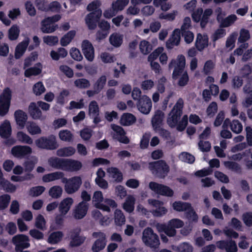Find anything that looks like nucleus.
Wrapping results in <instances>:
<instances>
[{
  "instance_id": "f257e3e1",
  "label": "nucleus",
  "mask_w": 252,
  "mask_h": 252,
  "mask_svg": "<svg viewBox=\"0 0 252 252\" xmlns=\"http://www.w3.org/2000/svg\"><path fill=\"white\" fill-rule=\"evenodd\" d=\"M184 105V101L182 99H178L173 109L169 114L167 119V123L170 127H176L179 131H183L186 128L188 124V116L184 115L181 121L178 122L182 112V108Z\"/></svg>"
},
{
  "instance_id": "f03ea898",
  "label": "nucleus",
  "mask_w": 252,
  "mask_h": 252,
  "mask_svg": "<svg viewBox=\"0 0 252 252\" xmlns=\"http://www.w3.org/2000/svg\"><path fill=\"white\" fill-rule=\"evenodd\" d=\"M100 5V1L95 0L89 3L87 6L88 11H92L85 18L86 24L90 30L96 28L97 21L102 15V11L99 8Z\"/></svg>"
},
{
  "instance_id": "7ed1b4c3",
  "label": "nucleus",
  "mask_w": 252,
  "mask_h": 252,
  "mask_svg": "<svg viewBox=\"0 0 252 252\" xmlns=\"http://www.w3.org/2000/svg\"><path fill=\"white\" fill-rule=\"evenodd\" d=\"M92 203L94 207L106 212H110V208H116L117 204L112 199H104L103 194L100 191H95L92 197Z\"/></svg>"
},
{
  "instance_id": "20e7f679",
  "label": "nucleus",
  "mask_w": 252,
  "mask_h": 252,
  "mask_svg": "<svg viewBox=\"0 0 252 252\" xmlns=\"http://www.w3.org/2000/svg\"><path fill=\"white\" fill-rule=\"evenodd\" d=\"M149 168L154 175L160 178H164L169 170V166L163 160L150 163Z\"/></svg>"
},
{
  "instance_id": "39448f33",
  "label": "nucleus",
  "mask_w": 252,
  "mask_h": 252,
  "mask_svg": "<svg viewBox=\"0 0 252 252\" xmlns=\"http://www.w3.org/2000/svg\"><path fill=\"white\" fill-rule=\"evenodd\" d=\"M174 210L178 211L186 212L187 217L190 220L196 221L198 220L197 215L194 211L190 204L181 201H176L172 204Z\"/></svg>"
},
{
  "instance_id": "423d86ee",
  "label": "nucleus",
  "mask_w": 252,
  "mask_h": 252,
  "mask_svg": "<svg viewBox=\"0 0 252 252\" xmlns=\"http://www.w3.org/2000/svg\"><path fill=\"white\" fill-rule=\"evenodd\" d=\"M142 241L146 245L151 248H156L159 245L158 237L150 227L145 229L142 234Z\"/></svg>"
},
{
  "instance_id": "0eeeda50",
  "label": "nucleus",
  "mask_w": 252,
  "mask_h": 252,
  "mask_svg": "<svg viewBox=\"0 0 252 252\" xmlns=\"http://www.w3.org/2000/svg\"><path fill=\"white\" fill-rule=\"evenodd\" d=\"M62 181L65 184L64 189L68 194H72L77 191L82 184V179L79 176H75L68 179L63 177Z\"/></svg>"
},
{
  "instance_id": "6e6552de",
  "label": "nucleus",
  "mask_w": 252,
  "mask_h": 252,
  "mask_svg": "<svg viewBox=\"0 0 252 252\" xmlns=\"http://www.w3.org/2000/svg\"><path fill=\"white\" fill-rule=\"evenodd\" d=\"M213 11L211 9H206L203 13L201 8H198L192 14V18L195 22L200 21V25L202 28L205 27L208 22L209 17L212 14Z\"/></svg>"
},
{
  "instance_id": "1a4fd4ad",
  "label": "nucleus",
  "mask_w": 252,
  "mask_h": 252,
  "mask_svg": "<svg viewBox=\"0 0 252 252\" xmlns=\"http://www.w3.org/2000/svg\"><path fill=\"white\" fill-rule=\"evenodd\" d=\"M10 100L11 91L8 88H6L0 95V116H3L8 113Z\"/></svg>"
},
{
  "instance_id": "9d476101",
  "label": "nucleus",
  "mask_w": 252,
  "mask_h": 252,
  "mask_svg": "<svg viewBox=\"0 0 252 252\" xmlns=\"http://www.w3.org/2000/svg\"><path fill=\"white\" fill-rule=\"evenodd\" d=\"M61 18L60 15H56L52 17L46 18L42 21L41 30L44 33H51L54 32L58 28L54 23L58 21Z\"/></svg>"
},
{
  "instance_id": "9b49d317",
  "label": "nucleus",
  "mask_w": 252,
  "mask_h": 252,
  "mask_svg": "<svg viewBox=\"0 0 252 252\" xmlns=\"http://www.w3.org/2000/svg\"><path fill=\"white\" fill-rule=\"evenodd\" d=\"M36 145L42 149L54 150L58 147L56 137L50 135L48 138L40 137L35 141Z\"/></svg>"
},
{
  "instance_id": "f8f14e48",
  "label": "nucleus",
  "mask_w": 252,
  "mask_h": 252,
  "mask_svg": "<svg viewBox=\"0 0 252 252\" xmlns=\"http://www.w3.org/2000/svg\"><path fill=\"white\" fill-rule=\"evenodd\" d=\"M185 65V57L182 55L178 56L176 60H172L169 63L168 66L170 69L174 67L172 77H176L180 73H182V71H184Z\"/></svg>"
},
{
  "instance_id": "ddd939ff",
  "label": "nucleus",
  "mask_w": 252,
  "mask_h": 252,
  "mask_svg": "<svg viewBox=\"0 0 252 252\" xmlns=\"http://www.w3.org/2000/svg\"><path fill=\"white\" fill-rule=\"evenodd\" d=\"M93 236L96 239L92 247L93 252L102 250L106 245L105 235L101 232H95L93 233Z\"/></svg>"
},
{
  "instance_id": "4468645a",
  "label": "nucleus",
  "mask_w": 252,
  "mask_h": 252,
  "mask_svg": "<svg viewBox=\"0 0 252 252\" xmlns=\"http://www.w3.org/2000/svg\"><path fill=\"white\" fill-rule=\"evenodd\" d=\"M149 188L152 191L158 194L167 196H172L173 195V191L169 187L156 182H150Z\"/></svg>"
},
{
  "instance_id": "2eb2a0df",
  "label": "nucleus",
  "mask_w": 252,
  "mask_h": 252,
  "mask_svg": "<svg viewBox=\"0 0 252 252\" xmlns=\"http://www.w3.org/2000/svg\"><path fill=\"white\" fill-rule=\"evenodd\" d=\"M217 13V20L220 22V25L223 27H228L232 25L237 19V16L234 14H231L225 19L223 17L225 15L224 12H223L221 8H218L216 10Z\"/></svg>"
},
{
  "instance_id": "dca6fc26",
  "label": "nucleus",
  "mask_w": 252,
  "mask_h": 252,
  "mask_svg": "<svg viewBox=\"0 0 252 252\" xmlns=\"http://www.w3.org/2000/svg\"><path fill=\"white\" fill-rule=\"evenodd\" d=\"M138 110L144 114H148L152 107V103L149 97L146 95H143L137 104Z\"/></svg>"
},
{
  "instance_id": "f3484780",
  "label": "nucleus",
  "mask_w": 252,
  "mask_h": 252,
  "mask_svg": "<svg viewBox=\"0 0 252 252\" xmlns=\"http://www.w3.org/2000/svg\"><path fill=\"white\" fill-rule=\"evenodd\" d=\"M12 242L15 245V250L16 251L28 248L30 246L28 237L23 234H19L15 236L12 239Z\"/></svg>"
},
{
  "instance_id": "a211bd4d",
  "label": "nucleus",
  "mask_w": 252,
  "mask_h": 252,
  "mask_svg": "<svg viewBox=\"0 0 252 252\" xmlns=\"http://www.w3.org/2000/svg\"><path fill=\"white\" fill-rule=\"evenodd\" d=\"M32 153V149L28 146L17 145L14 146L11 150V154L15 158H22Z\"/></svg>"
},
{
  "instance_id": "6ab92c4d",
  "label": "nucleus",
  "mask_w": 252,
  "mask_h": 252,
  "mask_svg": "<svg viewBox=\"0 0 252 252\" xmlns=\"http://www.w3.org/2000/svg\"><path fill=\"white\" fill-rule=\"evenodd\" d=\"M184 224V222L178 219H173L167 223L166 234L169 237L174 236L176 234V229L181 228Z\"/></svg>"
},
{
  "instance_id": "aec40b11",
  "label": "nucleus",
  "mask_w": 252,
  "mask_h": 252,
  "mask_svg": "<svg viewBox=\"0 0 252 252\" xmlns=\"http://www.w3.org/2000/svg\"><path fill=\"white\" fill-rule=\"evenodd\" d=\"M149 204L153 207L155 208L152 211V213L155 217H161L167 212V209L163 206V203L155 199H149Z\"/></svg>"
},
{
  "instance_id": "412c9836",
  "label": "nucleus",
  "mask_w": 252,
  "mask_h": 252,
  "mask_svg": "<svg viewBox=\"0 0 252 252\" xmlns=\"http://www.w3.org/2000/svg\"><path fill=\"white\" fill-rule=\"evenodd\" d=\"M82 51L85 58L89 62H92L94 58V49L92 44L85 40L82 43Z\"/></svg>"
},
{
  "instance_id": "4be33fe9",
  "label": "nucleus",
  "mask_w": 252,
  "mask_h": 252,
  "mask_svg": "<svg viewBox=\"0 0 252 252\" xmlns=\"http://www.w3.org/2000/svg\"><path fill=\"white\" fill-rule=\"evenodd\" d=\"M111 128L114 131L113 133L114 138L124 144L129 143V139L125 136V132L121 126L115 125H112Z\"/></svg>"
},
{
  "instance_id": "5701e85b",
  "label": "nucleus",
  "mask_w": 252,
  "mask_h": 252,
  "mask_svg": "<svg viewBox=\"0 0 252 252\" xmlns=\"http://www.w3.org/2000/svg\"><path fill=\"white\" fill-rule=\"evenodd\" d=\"M88 205L86 202L82 201L77 205L73 210V216L76 219H81L87 214Z\"/></svg>"
},
{
  "instance_id": "b1692460",
  "label": "nucleus",
  "mask_w": 252,
  "mask_h": 252,
  "mask_svg": "<svg viewBox=\"0 0 252 252\" xmlns=\"http://www.w3.org/2000/svg\"><path fill=\"white\" fill-rule=\"evenodd\" d=\"M218 248L225 250L226 252H236L237 248L234 241L230 240L228 241H219L216 243Z\"/></svg>"
},
{
  "instance_id": "393cba45",
  "label": "nucleus",
  "mask_w": 252,
  "mask_h": 252,
  "mask_svg": "<svg viewBox=\"0 0 252 252\" xmlns=\"http://www.w3.org/2000/svg\"><path fill=\"white\" fill-rule=\"evenodd\" d=\"M181 39V31L179 29L174 30L171 36L166 42V47L168 49H172L175 46L179 45Z\"/></svg>"
},
{
  "instance_id": "a878e982",
  "label": "nucleus",
  "mask_w": 252,
  "mask_h": 252,
  "mask_svg": "<svg viewBox=\"0 0 252 252\" xmlns=\"http://www.w3.org/2000/svg\"><path fill=\"white\" fill-rule=\"evenodd\" d=\"M82 163L78 160L65 159L63 170L68 171H76L82 167Z\"/></svg>"
},
{
  "instance_id": "bb28decb",
  "label": "nucleus",
  "mask_w": 252,
  "mask_h": 252,
  "mask_svg": "<svg viewBox=\"0 0 252 252\" xmlns=\"http://www.w3.org/2000/svg\"><path fill=\"white\" fill-rule=\"evenodd\" d=\"M14 117L20 129H23L27 124L26 122L28 119L27 114L24 111L19 110L15 111Z\"/></svg>"
},
{
  "instance_id": "cd10ccee",
  "label": "nucleus",
  "mask_w": 252,
  "mask_h": 252,
  "mask_svg": "<svg viewBox=\"0 0 252 252\" xmlns=\"http://www.w3.org/2000/svg\"><path fill=\"white\" fill-rule=\"evenodd\" d=\"M74 202L73 199L71 197H67L63 199L60 202L59 206V212L62 215H65L70 210Z\"/></svg>"
},
{
  "instance_id": "c85d7f7f",
  "label": "nucleus",
  "mask_w": 252,
  "mask_h": 252,
  "mask_svg": "<svg viewBox=\"0 0 252 252\" xmlns=\"http://www.w3.org/2000/svg\"><path fill=\"white\" fill-rule=\"evenodd\" d=\"M208 45V37L207 35L198 33L197 35L195 46L198 50L201 51Z\"/></svg>"
},
{
  "instance_id": "c756f323",
  "label": "nucleus",
  "mask_w": 252,
  "mask_h": 252,
  "mask_svg": "<svg viewBox=\"0 0 252 252\" xmlns=\"http://www.w3.org/2000/svg\"><path fill=\"white\" fill-rule=\"evenodd\" d=\"M164 114L162 111L160 110L156 111L152 119V126L155 130L158 131L159 129Z\"/></svg>"
},
{
  "instance_id": "7c9ffc66",
  "label": "nucleus",
  "mask_w": 252,
  "mask_h": 252,
  "mask_svg": "<svg viewBox=\"0 0 252 252\" xmlns=\"http://www.w3.org/2000/svg\"><path fill=\"white\" fill-rule=\"evenodd\" d=\"M108 176L113 181L121 182L123 180V175L120 170L115 167H110L107 169Z\"/></svg>"
},
{
  "instance_id": "2f4dec72",
  "label": "nucleus",
  "mask_w": 252,
  "mask_h": 252,
  "mask_svg": "<svg viewBox=\"0 0 252 252\" xmlns=\"http://www.w3.org/2000/svg\"><path fill=\"white\" fill-rule=\"evenodd\" d=\"M29 38L26 37L23 41L17 46L15 53V57L16 59L20 58L24 54L29 44Z\"/></svg>"
},
{
  "instance_id": "473e14b6",
  "label": "nucleus",
  "mask_w": 252,
  "mask_h": 252,
  "mask_svg": "<svg viewBox=\"0 0 252 252\" xmlns=\"http://www.w3.org/2000/svg\"><path fill=\"white\" fill-rule=\"evenodd\" d=\"M244 92L246 94L243 105L245 107H249L252 104V89L251 85L247 84L243 88Z\"/></svg>"
},
{
  "instance_id": "72a5a7b5",
  "label": "nucleus",
  "mask_w": 252,
  "mask_h": 252,
  "mask_svg": "<svg viewBox=\"0 0 252 252\" xmlns=\"http://www.w3.org/2000/svg\"><path fill=\"white\" fill-rule=\"evenodd\" d=\"M64 174L62 172H55L44 175L42 177V181L45 183L53 182L60 179H63Z\"/></svg>"
},
{
  "instance_id": "f704fd0d",
  "label": "nucleus",
  "mask_w": 252,
  "mask_h": 252,
  "mask_svg": "<svg viewBox=\"0 0 252 252\" xmlns=\"http://www.w3.org/2000/svg\"><path fill=\"white\" fill-rule=\"evenodd\" d=\"M65 159L52 157L48 159V163L51 167L63 170Z\"/></svg>"
},
{
  "instance_id": "c9c22d12",
  "label": "nucleus",
  "mask_w": 252,
  "mask_h": 252,
  "mask_svg": "<svg viewBox=\"0 0 252 252\" xmlns=\"http://www.w3.org/2000/svg\"><path fill=\"white\" fill-rule=\"evenodd\" d=\"M11 134L10 122L5 120L0 126V135L3 138L8 137Z\"/></svg>"
},
{
  "instance_id": "e433bc0d",
  "label": "nucleus",
  "mask_w": 252,
  "mask_h": 252,
  "mask_svg": "<svg viewBox=\"0 0 252 252\" xmlns=\"http://www.w3.org/2000/svg\"><path fill=\"white\" fill-rule=\"evenodd\" d=\"M29 112L32 119H40L42 116V112L38 109L36 104L34 102L31 103L29 106Z\"/></svg>"
},
{
  "instance_id": "4c0bfd02",
  "label": "nucleus",
  "mask_w": 252,
  "mask_h": 252,
  "mask_svg": "<svg viewBox=\"0 0 252 252\" xmlns=\"http://www.w3.org/2000/svg\"><path fill=\"white\" fill-rule=\"evenodd\" d=\"M110 44L115 47H120L123 41V35L118 32L112 33L109 37Z\"/></svg>"
},
{
  "instance_id": "58836bf2",
  "label": "nucleus",
  "mask_w": 252,
  "mask_h": 252,
  "mask_svg": "<svg viewBox=\"0 0 252 252\" xmlns=\"http://www.w3.org/2000/svg\"><path fill=\"white\" fill-rule=\"evenodd\" d=\"M135 117L130 113H124L121 117L120 123L124 126H129L135 123Z\"/></svg>"
},
{
  "instance_id": "ea45409f",
  "label": "nucleus",
  "mask_w": 252,
  "mask_h": 252,
  "mask_svg": "<svg viewBox=\"0 0 252 252\" xmlns=\"http://www.w3.org/2000/svg\"><path fill=\"white\" fill-rule=\"evenodd\" d=\"M42 69V67L41 63H37L34 66L26 69L25 72V75L27 77L37 75L41 72Z\"/></svg>"
},
{
  "instance_id": "a19ab883",
  "label": "nucleus",
  "mask_w": 252,
  "mask_h": 252,
  "mask_svg": "<svg viewBox=\"0 0 252 252\" xmlns=\"http://www.w3.org/2000/svg\"><path fill=\"white\" fill-rule=\"evenodd\" d=\"M67 55V51L63 48H59L57 51H51L50 56L54 60L57 61L60 58H63Z\"/></svg>"
},
{
  "instance_id": "79ce46f5",
  "label": "nucleus",
  "mask_w": 252,
  "mask_h": 252,
  "mask_svg": "<svg viewBox=\"0 0 252 252\" xmlns=\"http://www.w3.org/2000/svg\"><path fill=\"white\" fill-rule=\"evenodd\" d=\"M75 152V149L72 147L60 148L57 151V155L59 157H69Z\"/></svg>"
},
{
  "instance_id": "37998d69",
  "label": "nucleus",
  "mask_w": 252,
  "mask_h": 252,
  "mask_svg": "<svg viewBox=\"0 0 252 252\" xmlns=\"http://www.w3.org/2000/svg\"><path fill=\"white\" fill-rule=\"evenodd\" d=\"M135 198L133 196H127L125 202L123 204V209L126 212L130 213L134 208Z\"/></svg>"
},
{
  "instance_id": "c03bdc74",
  "label": "nucleus",
  "mask_w": 252,
  "mask_h": 252,
  "mask_svg": "<svg viewBox=\"0 0 252 252\" xmlns=\"http://www.w3.org/2000/svg\"><path fill=\"white\" fill-rule=\"evenodd\" d=\"M172 249L177 252H192V247L187 243H183L178 246H172Z\"/></svg>"
},
{
  "instance_id": "a18cd8bd",
  "label": "nucleus",
  "mask_w": 252,
  "mask_h": 252,
  "mask_svg": "<svg viewBox=\"0 0 252 252\" xmlns=\"http://www.w3.org/2000/svg\"><path fill=\"white\" fill-rule=\"evenodd\" d=\"M26 128L28 132L32 135L40 134L41 132L39 126L33 122H27Z\"/></svg>"
},
{
  "instance_id": "49530a36",
  "label": "nucleus",
  "mask_w": 252,
  "mask_h": 252,
  "mask_svg": "<svg viewBox=\"0 0 252 252\" xmlns=\"http://www.w3.org/2000/svg\"><path fill=\"white\" fill-rule=\"evenodd\" d=\"M76 34L75 31H70L65 34L60 40L61 44L63 46H67L73 39Z\"/></svg>"
},
{
  "instance_id": "de8ad7c7",
  "label": "nucleus",
  "mask_w": 252,
  "mask_h": 252,
  "mask_svg": "<svg viewBox=\"0 0 252 252\" xmlns=\"http://www.w3.org/2000/svg\"><path fill=\"white\" fill-rule=\"evenodd\" d=\"M229 124L230 120L228 118L226 119L222 124L223 129L220 132V135L224 138H231L232 137L231 132L227 129Z\"/></svg>"
},
{
  "instance_id": "09e8293b",
  "label": "nucleus",
  "mask_w": 252,
  "mask_h": 252,
  "mask_svg": "<svg viewBox=\"0 0 252 252\" xmlns=\"http://www.w3.org/2000/svg\"><path fill=\"white\" fill-rule=\"evenodd\" d=\"M59 136L61 140L65 142H70L73 139V134L67 129L61 130L59 133Z\"/></svg>"
},
{
  "instance_id": "8fccbe9b",
  "label": "nucleus",
  "mask_w": 252,
  "mask_h": 252,
  "mask_svg": "<svg viewBox=\"0 0 252 252\" xmlns=\"http://www.w3.org/2000/svg\"><path fill=\"white\" fill-rule=\"evenodd\" d=\"M63 193L62 188L59 186H55L51 188L49 190V195L53 198L60 197Z\"/></svg>"
},
{
  "instance_id": "3c124183",
  "label": "nucleus",
  "mask_w": 252,
  "mask_h": 252,
  "mask_svg": "<svg viewBox=\"0 0 252 252\" xmlns=\"http://www.w3.org/2000/svg\"><path fill=\"white\" fill-rule=\"evenodd\" d=\"M63 236L62 232L58 231L51 233L48 239V242L51 244H57L60 242Z\"/></svg>"
},
{
  "instance_id": "603ef678",
  "label": "nucleus",
  "mask_w": 252,
  "mask_h": 252,
  "mask_svg": "<svg viewBox=\"0 0 252 252\" xmlns=\"http://www.w3.org/2000/svg\"><path fill=\"white\" fill-rule=\"evenodd\" d=\"M129 0H117L112 3V7L116 10L117 13L123 10L128 4Z\"/></svg>"
},
{
  "instance_id": "864d4df0",
  "label": "nucleus",
  "mask_w": 252,
  "mask_h": 252,
  "mask_svg": "<svg viewBox=\"0 0 252 252\" xmlns=\"http://www.w3.org/2000/svg\"><path fill=\"white\" fill-rule=\"evenodd\" d=\"M89 114L90 117L99 115V107L97 102L92 101L89 106Z\"/></svg>"
},
{
  "instance_id": "5fc2aeb1",
  "label": "nucleus",
  "mask_w": 252,
  "mask_h": 252,
  "mask_svg": "<svg viewBox=\"0 0 252 252\" xmlns=\"http://www.w3.org/2000/svg\"><path fill=\"white\" fill-rule=\"evenodd\" d=\"M0 187L5 191L8 192H13L16 189V187L15 185L5 179L0 183Z\"/></svg>"
},
{
  "instance_id": "6e6d98bb",
  "label": "nucleus",
  "mask_w": 252,
  "mask_h": 252,
  "mask_svg": "<svg viewBox=\"0 0 252 252\" xmlns=\"http://www.w3.org/2000/svg\"><path fill=\"white\" fill-rule=\"evenodd\" d=\"M173 78L174 79H177L179 78V80L178 84L181 86H185L189 81V76L188 73L185 70L182 71V73H180L176 77Z\"/></svg>"
},
{
  "instance_id": "4d7b16f0",
  "label": "nucleus",
  "mask_w": 252,
  "mask_h": 252,
  "mask_svg": "<svg viewBox=\"0 0 252 252\" xmlns=\"http://www.w3.org/2000/svg\"><path fill=\"white\" fill-rule=\"evenodd\" d=\"M231 130L235 133L238 134L241 132L243 129V126L241 123L237 120L230 122L229 124Z\"/></svg>"
},
{
  "instance_id": "13d9d810",
  "label": "nucleus",
  "mask_w": 252,
  "mask_h": 252,
  "mask_svg": "<svg viewBox=\"0 0 252 252\" xmlns=\"http://www.w3.org/2000/svg\"><path fill=\"white\" fill-rule=\"evenodd\" d=\"M17 138L21 142L31 144L32 143V139L26 133L19 131L17 133Z\"/></svg>"
},
{
  "instance_id": "bf43d9fd",
  "label": "nucleus",
  "mask_w": 252,
  "mask_h": 252,
  "mask_svg": "<svg viewBox=\"0 0 252 252\" xmlns=\"http://www.w3.org/2000/svg\"><path fill=\"white\" fill-rule=\"evenodd\" d=\"M139 48L142 54L147 55L152 50V46L148 41L143 40L139 44Z\"/></svg>"
},
{
  "instance_id": "052dcab7",
  "label": "nucleus",
  "mask_w": 252,
  "mask_h": 252,
  "mask_svg": "<svg viewBox=\"0 0 252 252\" xmlns=\"http://www.w3.org/2000/svg\"><path fill=\"white\" fill-rule=\"evenodd\" d=\"M115 222L118 225H122L125 222V217L120 210H116L115 212Z\"/></svg>"
},
{
  "instance_id": "680f3d73",
  "label": "nucleus",
  "mask_w": 252,
  "mask_h": 252,
  "mask_svg": "<svg viewBox=\"0 0 252 252\" xmlns=\"http://www.w3.org/2000/svg\"><path fill=\"white\" fill-rule=\"evenodd\" d=\"M99 57L104 63H111L116 60L114 55L106 52L101 53L99 55Z\"/></svg>"
},
{
  "instance_id": "e2e57ef3",
  "label": "nucleus",
  "mask_w": 252,
  "mask_h": 252,
  "mask_svg": "<svg viewBox=\"0 0 252 252\" xmlns=\"http://www.w3.org/2000/svg\"><path fill=\"white\" fill-rule=\"evenodd\" d=\"M163 51H164V48L163 47H159L157 48L149 55L148 57V62H150V63L155 62V61Z\"/></svg>"
},
{
  "instance_id": "0e129e2a",
  "label": "nucleus",
  "mask_w": 252,
  "mask_h": 252,
  "mask_svg": "<svg viewBox=\"0 0 252 252\" xmlns=\"http://www.w3.org/2000/svg\"><path fill=\"white\" fill-rule=\"evenodd\" d=\"M106 81V78L105 76H101L95 82L94 88L95 92L99 93L104 87Z\"/></svg>"
},
{
  "instance_id": "69168bd1",
  "label": "nucleus",
  "mask_w": 252,
  "mask_h": 252,
  "mask_svg": "<svg viewBox=\"0 0 252 252\" xmlns=\"http://www.w3.org/2000/svg\"><path fill=\"white\" fill-rule=\"evenodd\" d=\"M11 197L7 194L0 196V210H4L6 208L10 202Z\"/></svg>"
},
{
  "instance_id": "338daca9",
  "label": "nucleus",
  "mask_w": 252,
  "mask_h": 252,
  "mask_svg": "<svg viewBox=\"0 0 252 252\" xmlns=\"http://www.w3.org/2000/svg\"><path fill=\"white\" fill-rule=\"evenodd\" d=\"M178 11L176 10L172 11L169 13H162L159 14V18L161 20L164 19L169 21H172L175 20Z\"/></svg>"
},
{
  "instance_id": "774afa93",
  "label": "nucleus",
  "mask_w": 252,
  "mask_h": 252,
  "mask_svg": "<svg viewBox=\"0 0 252 252\" xmlns=\"http://www.w3.org/2000/svg\"><path fill=\"white\" fill-rule=\"evenodd\" d=\"M180 159L184 162L192 163L194 161V157L187 152H182L179 156Z\"/></svg>"
}]
</instances>
